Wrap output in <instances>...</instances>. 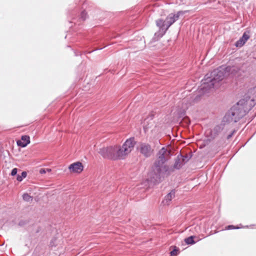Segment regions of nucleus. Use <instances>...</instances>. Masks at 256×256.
Listing matches in <instances>:
<instances>
[{"mask_svg":"<svg viewBox=\"0 0 256 256\" xmlns=\"http://www.w3.org/2000/svg\"><path fill=\"white\" fill-rule=\"evenodd\" d=\"M56 242V238H53L51 240V241L50 243V246H51V247L56 246V245L55 244Z\"/></svg>","mask_w":256,"mask_h":256,"instance_id":"nucleus-20","label":"nucleus"},{"mask_svg":"<svg viewBox=\"0 0 256 256\" xmlns=\"http://www.w3.org/2000/svg\"><path fill=\"white\" fill-rule=\"evenodd\" d=\"M210 79L208 74L205 75L204 78L201 81L200 86L198 88L200 93L204 94L208 92L211 88H214L215 83L212 80H209Z\"/></svg>","mask_w":256,"mask_h":256,"instance_id":"nucleus-6","label":"nucleus"},{"mask_svg":"<svg viewBox=\"0 0 256 256\" xmlns=\"http://www.w3.org/2000/svg\"><path fill=\"white\" fill-rule=\"evenodd\" d=\"M193 228H193V226H190V231L192 230L193 229Z\"/></svg>","mask_w":256,"mask_h":256,"instance_id":"nucleus-27","label":"nucleus"},{"mask_svg":"<svg viewBox=\"0 0 256 256\" xmlns=\"http://www.w3.org/2000/svg\"><path fill=\"white\" fill-rule=\"evenodd\" d=\"M30 143V138L28 135H24L21 137L20 140L16 142L17 145L22 148L26 146Z\"/></svg>","mask_w":256,"mask_h":256,"instance_id":"nucleus-11","label":"nucleus"},{"mask_svg":"<svg viewBox=\"0 0 256 256\" xmlns=\"http://www.w3.org/2000/svg\"><path fill=\"white\" fill-rule=\"evenodd\" d=\"M166 152L168 154H170V152L164 147H162L158 151L157 159L154 164L152 171L150 174V178L146 180L148 183L150 182L154 184H159L162 180V178H164V175H170L174 172L175 170H180L184 165L180 156H177L172 167L170 168L166 164L168 159L165 156Z\"/></svg>","mask_w":256,"mask_h":256,"instance_id":"nucleus-1","label":"nucleus"},{"mask_svg":"<svg viewBox=\"0 0 256 256\" xmlns=\"http://www.w3.org/2000/svg\"><path fill=\"white\" fill-rule=\"evenodd\" d=\"M29 222V220H20L18 222V226H22Z\"/></svg>","mask_w":256,"mask_h":256,"instance_id":"nucleus-19","label":"nucleus"},{"mask_svg":"<svg viewBox=\"0 0 256 256\" xmlns=\"http://www.w3.org/2000/svg\"><path fill=\"white\" fill-rule=\"evenodd\" d=\"M18 172V169L16 168H14L12 170L11 172V175L12 176H14Z\"/></svg>","mask_w":256,"mask_h":256,"instance_id":"nucleus-23","label":"nucleus"},{"mask_svg":"<svg viewBox=\"0 0 256 256\" xmlns=\"http://www.w3.org/2000/svg\"><path fill=\"white\" fill-rule=\"evenodd\" d=\"M236 132V130H234L230 134H229L228 136H227V138H226L228 140L230 139V138H231L232 136L234 135V134Z\"/></svg>","mask_w":256,"mask_h":256,"instance_id":"nucleus-24","label":"nucleus"},{"mask_svg":"<svg viewBox=\"0 0 256 256\" xmlns=\"http://www.w3.org/2000/svg\"><path fill=\"white\" fill-rule=\"evenodd\" d=\"M250 95L244 96L226 114L222 122L236 123L245 116L256 105V86L251 89Z\"/></svg>","mask_w":256,"mask_h":256,"instance_id":"nucleus-2","label":"nucleus"},{"mask_svg":"<svg viewBox=\"0 0 256 256\" xmlns=\"http://www.w3.org/2000/svg\"><path fill=\"white\" fill-rule=\"evenodd\" d=\"M136 143L134 138H130L122 146H114L102 148L100 149L99 153L104 158L114 160H124L132 151Z\"/></svg>","mask_w":256,"mask_h":256,"instance_id":"nucleus-3","label":"nucleus"},{"mask_svg":"<svg viewBox=\"0 0 256 256\" xmlns=\"http://www.w3.org/2000/svg\"><path fill=\"white\" fill-rule=\"evenodd\" d=\"M68 169L72 172L80 174L84 170V166L80 162H74L70 165Z\"/></svg>","mask_w":256,"mask_h":256,"instance_id":"nucleus-9","label":"nucleus"},{"mask_svg":"<svg viewBox=\"0 0 256 256\" xmlns=\"http://www.w3.org/2000/svg\"><path fill=\"white\" fill-rule=\"evenodd\" d=\"M74 54H75V56H80L81 54L79 52H74Z\"/></svg>","mask_w":256,"mask_h":256,"instance_id":"nucleus-26","label":"nucleus"},{"mask_svg":"<svg viewBox=\"0 0 256 256\" xmlns=\"http://www.w3.org/2000/svg\"><path fill=\"white\" fill-rule=\"evenodd\" d=\"M225 70L226 76H234L240 70V68L236 66H228L223 65Z\"/></svg>","mask_w":256,"mask_h":256,"instance_id":"nucleus-10","label":"nucleus"},{"mask_svg":"<svg viewBox=\"0 0 256 256\" xmlns=\"http://www.w3.org/2000/svg\"><path fill=\"white\" fill-rule=\"evenodd\" d=\"M178 156H180V158H181L182 162L183 164H184L186 162H187L189 160H190V158L188 156H183L181 154H180Z\"/></svg>","mask_w":256,"mask_h":256,"instance_id":"nucleus-16","label":"nucleus"},{"mask_svg":"<svg viewBox=\"0 0 256 256\" xmlns=\"http://www.w3.org/2000/svg\"><path fill=\"white\" fill-rule=\"evenodd\" d=\"M254 58L256 59V58Z\"/></svg>","mask_w":256,"mask_h":256,"instance_id":"nucleus-28","label":"nucleus"},{"mask_svg":"<svg viewBox=\"0 0 256 256\" xmlns=\"http://www.w3.org/2000/svg\"><path fill=\"white\" fill-rule=\"evenodd\" d=\"M209 77L210 78V81H213L215 84L222 80L226 76L225 70L223 65L219 66L216 69L212 70L210 74H208Z\"/></svg>","mask_w":256,"mask_h":256,"instance_id":"nucleus-5","label":"nucleus"},{"mask_svg":"<svg viewBox=\"0 0 256 256\" xmlns=\"http://www.w3.org/2000/svg\"><path fill=\"white\" fill-rule=\"evenodd\" d=\"M26 176L27 172L25 171H24L22 172L21 175H17L16 180L18 182H22L24 178H26Z\"/></svg>","mask_w":256,"mask_h":256,"instance_id":"nucleus-15","label":"nucleus"},{"mask_svg":"<svg viewBox=\"0 0 256 256\" xmlns=\"http://www.w3.org/2000/svg\"><path fill=\"white\" fill-rule=\"evenodd\" d=\"M140 152L146 158L150 157L152 150L149 144L142 143L140 144Z\"/></svg>","mask_w":256,"mask_h":256,"instance_id":"nucleus-8","label":"nucleus"},{"mask_svg":"<svg viewBox=\"0 0 256 256\" xmlns=\"http://www.w3.org/2000/svg\"><path fill=\"white\" fill-rule=\"evenodd\" d=\"M87 16H88L87 13L86 12L85 10H83L82 12L80 14V18L82 20H86V18H87Z\"/></svg>","mask_w":256,"mask_h":256,"instance_id":"nucleus-18","label":"nucleus"},{"mask_svg":"<svg viewBox=\"0 0 256 256\" xmlns=\"http://www.w3.org/2000/svg\"><path fill=\"white\" fill-rule=\"evenodd\" d=\"M239 228V227H236L235 226L233 225H229L226 228V229L230 230H234V229H238Z\"/></svg>","mask_w":256,"mask_h":256,"instance_id":"nucleus-21","label":"nucleus"},{"mask_svg":"<svg viewBox=\"0 0 256 256\" xmlns=\"http://www.w3.org/2000/svg\"><path fill=\"white\" fill-rule=\"evenodd\" d=\"M188 12V10H180L176 14H170L167 16L166 20L167 24L165 28V21L162 19H158L156 21V26L159 28V30L156 32L154 36L158 38H162L166 32L168 28L174 23L179 18L180 16Z\"/></svg>","mask_w":256,"mask_h":256,"instance_id":"nucleus-4","label":"nucleus"},{"mask_svg":"<svg viewBox=\"0 0 256 256\" xmlns=\"http://www.w3.org/2000/svg\"><path fill=\"white\" fill-rule=\"evenodd\" d=\"M40 172V174H44L46 172L44 169H41Z\"/></svg>","mask_w":256,"mask_h":256,"instance_id":"nucleus-25","label":"nucleus"},{"mask_svg":"<svg viewBox=\"0 0 256 256\" xmlns=\"http://www.w3.org/2000/svg\"><path fill=\"white\" fill-rule=\"evenodd\" d=\"M178 251V249L175 246L174 249L170 252V254L171 256H173V255H174L176 254L177 252Z\"/></svg>","mask_w":256,"mask_h":256,"instance_id":"nucleus-22","label":"nucleus"},{"mask_svg":"<svg viewBox=\"0 0 256 256\" xmlns=\"http://www.w3.org/2000/svg\"><path fill=\"white\" fill-rule=\"evenodd\" d=\"M226 124L222 122L221 124L216 125L211 130L210 134V138L214 140L216 138L223 130Z\"/></svg>","mask_w":256,"mask_h":256,"instance_id":"nucleus-7","label":"nucleus"},{"mask_svg":"<svg viewBox=\"0 0 256 256\" xmlns=\"http://www.w3.org/2000/svg\"><path fill=\"white\" fill-rule=\"evenodd\" d=\"M175 196V190H172L168 194H166L164 199L162 200V202L164 205H168L170 202L172 200V198Z\"/></svg>","mask_w":256,"mask_h":256,"instance_id":"nucleus-13","label":"nucleus"},{"mask_svg":"<svg viewBox=\"0 0 256 256\" xmlns=\"http://www.w3.org/2000/svg\"><path fill=\"white\" fill-rule=\"evenodd\" d=\"M23 200L26 202H29L32 200V197L30 196L28 194L26 193L22 195Z\"/></svg>","mask_w":256,"mask_h":256,"instance_id":"nucleus-17","label":"nucleus"},{"mask_svg":"<svg viewBox=\"0 0 256 256\" xmlns=\"http://www.w3.org/2000/svg\"><path fill=\"white\" fill-rule=\"evenodd\" d=\"M250 36L246 34V32H244L241 38L237 40L234 45L236 47H242L243 46L246 42L249 39Z\"/></svg>","mask_w":256,"mask_h":256,"instance_id":"nucleus-12","label":"nucleus"},{"mask_svg":"<svg viewBox=\"0 0 256 256\" xmlns=\"http://www.w3.org/2000/svg\"><path fill=\"white\" fill-rule=\"evenodd\" d=\"M196 238L194 236H191L184 239V242L187 244H196V242L194 240V238Z\"/></svg>","mask_w":256,"mask_h":256,"instance_id":"nucleus-14","label":"nucleus"}]
</instances>
